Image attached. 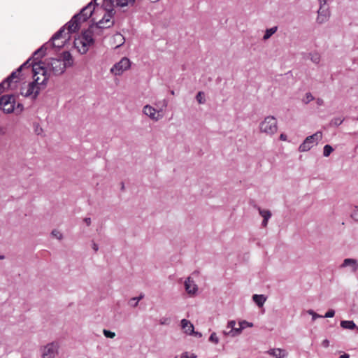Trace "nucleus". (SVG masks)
<instances>
[{
  "mask_svg": "<svg viewBox=\"0 0 358 358\" xmlns=\"http://www.w3.org/2000/svg\"><path fill=\"white\" fill-rule=\"evenodd\" d=\"M330 15L331 12L329 10V6L320 7L317 10L316 22L319 24H322L329 20Z\"/></svg>",
  "mask_w": 358,
  "mask_h": 358,
  "instance_id": "9d476101",
  "label": "nucleus"
},
{
  "mask_svg": "<svg viewBox=\"0 0 358 358\" xmlns=\"http://www.w3.org/2000/svg\"><path fill=\"white\" fill-rule=\"evenodd\" d=\"M83 221L86 223L87 226H90L92 222L90 217H85L84 218Z\"/></svg>",
  "mask_w": 358,
  "mask_h": 358,
  "instance_id": "603ef678",
  "label": "nucleus"
},
{
  "mask_svg": "<svg viewBox=\"0 0 358 358\" xmlns=\"http://www.w3.org/2000/svg\"><path fill=\"white\" fill-rule=\"evenodd\" d=\"M66 28L68 29V26L66 25V24L64 27H61L52 36V38H50V40L48 42L44 43L40 48L36 50L33 53V57L34 58L35 60L40 59L43 56H45L47 50H48L49 48H57V50H59L60 48H62L64 46V42H61L60 43L56 44L55 43V41L58 40L62 37Z\"/></svg>",
  "mask_w": 358,
  "mask_h": 358,
  "instance_id": "f03ea898",
  "label": "nucleus"
},
{
  "mask_svg": "<svg viewBox=\"0 0 358 358\" xmlns=\"http://www.w3.org/2000/svg\"><path fill=\"white\" fill-rule=\"evenodd\" d=\"M124 183H123V182H122V183H121V189H122V190H124Z\"/></svg>",
  "mask_w": 358,
  "mask_h": 358,
  "instance_id": "680f3d73",
  "label": "nucleus"
},
{
  "mask_svg": "<svg viewBox=\"0 0 358 358\" xmlns=\"http://www.w3.org/2000/svg\"><path fill=\"white\" fill-rule=\"evenodd\" d=\"M209 341L210 342H213L215 344H217L219 343V338L217 336V334L216 333L213 332L210 334V337H209Z\"/></svg>",
  "mask_w": 358,
  "mask_h": 358,
  "instance_id": "e433bc0d",
  "label": "nucleus"
},
{
  "mask_svg": "<svg viewBox=\"0 0 358 358\" xmlns=\"http://www.w3.org/2000/svg\"><path fill=\"white\" fill-rule=\"evenodd\" d=\"M235 326L236 322L234 320H231L228 322L226 330L229 331L230 329H233L235 327Z\"/></svg>",
  "mask_w": 358,
  "mask_h": 358,
  "instance_id": "a18cd8bd",
  "label": "nucleus"
},
{
  "mask_svg": "<svg viewBox=\"0 0 358 358\" xmlns=\"http://www.w3.org/2000/svg\"><path fill=\"white\" fill-rule=\"evenodd\" d=\"M329 345V341L327 339H325L322 341V345L325 348H327Z\"/></svg>",
  "mask_w": 358,
  "mask_h": 358,
  "instance_id": "5fc2aeb1",
  "label": "nucleus"
},
{
  "mask_svg": "<svg viewBox=\"0 0 358 358\" xmlns=\"http://www.w3.org/2000/svg\"><path fill=\"white\" fill-rule=\"evenodd\" d=\"M20 71H13L11 73V74L9 76H10V78H11L12 80H14L15 78H17V75L18 73H20Z\"/></svg>",
  "mask_w": 358,
  "mask_h": 358,
  "instance_id": "de8ad7c7",
  "label": "nucleus"
},
{
  "mask_svg": "<svg viewBox=\"0 0 358 358\" xmlns=\"http://www.w3.org/2000/svg\"><path fill=\"white\" fill-rule=\"evenodd\" d=\"M267 353L275 358H285L287 356L285 350L280 348L270 349Z\"/></svg>",
  "mask_w": 358,
  "mask_h": 358,
  "instance_id": "a211bd4d",
  "label": "nucleus"
},
{
  "mask_svg": "<svg viewBox=\"0 0 358 358\" xmlns=\"http://www.w3.org/2000/svg\"><path fill=\"white\" fill-rule=\"evenodd\" d=\"M238 324H239V326H242V327L245 326V328L253 327V324L252 322H249L245 320H243V321L240 322Z\"/></svg>",
  "mask_w": 358,
  "mask_h": 358,
  "instance_id": "79ce46f5",
  "label": "nucleus"
},
{
  "mask_svg": "<svg viewBox=\"0 0 358 358\" xmlns=\"http://www.w3.org/2000/svg\"><path fill=\"white\" fill-rule=\"evenodd\" d=\"M59 344L54 341L41 348V358H55L59 354Z\"/></svg>",
  "mask_w": 358,
  "mask_h": 358,
  "instance_id": "423d86ee",
  "label": "nucleus"
},
{
  "mask_svg": "<svg viewBox=\"0 0 358 358\" xmlns=\"http://www.w3.org/2000/svg\"><path fill=\"white\" fill-rule=\"evenodd\" d=\"M103 334L106 338H113L115 336V332L110 331L107 329H103Z\"/></svg>",
  "mask_w": 358,
  "mask_h": 358,
  "instance_id": "f704fd0d",
  "label": "nucleus"
},
{
  "mask_svg": "<svg viewBox=\"0 0 358 358\" xmlns=\"http://www.w3.org/2000/svg\"><path fill=\"white\" fill-rule=\"evenodd\" d=\"M23 109H24L23 105L22 103H17V105L16 106L17 111L20 113V112H22L23 110Z\"/></svg>",
  "mask_w": 358,
  "mask_h": 358,
  "instance_id": "8fccbe9b",
  "label": "nucleus"
},
{
  "mask_svg": "<svg viewBox=\"0 0 358 358\" xmlns=\"http://www.w3.org/2000/svg\"><path fill=\"white\" fill-rule=\"evenodd\" d=\"M277 30H278V27L277 26H275V27H271L270 29H266L265 34H264V35L263 36V40L266 41L268 38H270L271 36L277 31Z\"/></svg>",
  "mask_w": 358,
  "mask_h": 358,
  "instance_id": "393cba45",
  "label": "nucleus"
},
{
  "mask_svg": "<svg viewBox=\"0 0 358 358\" xmlns=\"http://www.w3.org/2000/svg\"><path fill=\"white\" fill-rule=\"evenodd\" d=\"M318 1L320 3V7H327V6H328L327 5V0H318Z\"/></svg>",
  "mask_w": 358,
  "mask_h": 358,
  "instance_id": "09e8293b",
  "label": "nucleus"
},
{
  "mask_svg": "<svg viewBox=\"0 0 358 358\" xmlns=\"http://www.w3.org/2000/svg\"><path fill=\"white\" fill-rule=\"evenodd\" d=\"M322 138V133L317 131L311 136H307L303 142L299 145V152H307L314 145H317Z\"/></svg>",
  "mask_w": 358,
  "mask_h": 358,
  "instance_id": "7ed1b4c3",
  "label": "nucleus"
},
{
  "mask_svg": "<svg viewBox=\"0 0 358 358\" xmlns=\"http://www.w3.org/2000/svg\"><path fill=\"white\" fill-rule=\"evenodd\" d=\"M48 64L52 73L55 76L61 75L65 71L66 66L63 64L61 59L50 58Z\"/></svg>",
  "mask_w": 358,
  "mask_h": 358,
  "instance_id": "1a4fd4ad",
  "label": "nucleus"
},
{
  "mask_svg": "<svg viewBox=\"0 0 358 358\" xmlns=\"http://www.w3.org/2000/svg\"><path fill=\"white\" fill-rule=\"evenodd\" d=\"M245 329V326H239V327H234L233 329H230L229 331L224 330L223 334L226 336H229L231 337H235L240 335L242 331Z\"/></svg>",
  "mask_w": 358,
  "mask_h": 358,
  "instance_id": "4be33fe9",
  "label": "nucleus"
},
{
  "mask_svg": "<svg viewBox=\"0 0 358 358\" xmlns=\"http://www.w3.org/2000/svg\"><path fill=\"white\" fill-rule=\"evenodd\" d=\"M181 327L184 332L188 335H193L195 333L193 324L186 319L181 320Z\"/></svg>",
  "mask_w": 358,
  "mask_h": 358,
  "instance_id": "f3484780",
  "label": "nucleus"
},
{
  "mask_svg": "<svg viewBox=\"0 0 358 358\" xmlns=\"http://www.w3.org/2000/svg\"><path fill=\"white\" fill-rule=\"evenodd\" d=\"M130 66V60L127 57H123L120 62L113 66L110 69V72L115 76H120L124 71L129 69Z\"/></svg>",
  "mask_w": 358,
  "mask_h": 358,
  "instance_id": "6e6552de",
  "label": "nucleus"
},
{
  "mask_svg": "<svg viewBox=\"0 0 358 358\" xmlns=\"http://www.w3.org/2000/svg\"><path fill=\"white\" fill-rule=\"evenodd\" d=\"M333 151L334 149L330 145H325L323 149V155L324 157H329Z\"/></svg>",
  "mask_w": 358,
  "mask_h": 358,
  "instance_id": "7c9ffc66",
  "label": "nucleus"
},
{
  "mask_svg": "<svg viewBox=\"0 0 358 358\" xmlns=\"http://www.w3.org/2000/svg\"><path fill=\"white\" fill-rule=\"evenodd\" d=\"M314 99V96L312 95L310 92H307L306 94V99L303 100L305 103H308L310 101Z\"/></svg>",
  "mask_w": 358,
  "mask_h": 358,
  "instance_id": "ea45409f",
  "label": "nucleus"
},
{
  "mask_svg": "<svg viewBox=\"0 0 358 358\" xmlns=\"http://www.w3.org/2000/svg\"><path fill=\"white\" fill-rule=\"evenodd\" d=\"M334 315H335V310L333 309H330L325 313V315L323 316V317H327V318L333 317L334 316Z\"/></svg>",
  "mask_w": 358,
  "mask_h": 358,
  "instance_id": "37998d69",
  "label": "nucleus"
},
{
  "mask_svg": "<svg viewBox=\"0 0 358 358\" xmlns=\"http://www.w3.org/2000/svg\"><path fill=\"white\" fill-rule=\"evenodd\" d=\"M144 294H141L139 296L133 297L129 301V304L132 307H136L140 300L143 299Z\"/></svg>",
  "mask_w": 358,
  "mask_h": 358,
  "instance_id": "c85d7f7f",
  "label": "nucleus"
},
{
  "mask_svg": "<svg viewBox=\"0 0 358 358\" xmlns=\"http://www.w3.org/2000/svg\"><path fill=\"white\" fill-rule=\"evenodd\" d=\"M252 300L259 307H262L264 304L266 297L263 294H254Z\"/></svg>",
  "mask_w": 358,
  "mask_h": 358,
  "instance_id": "5701e85b",
  "label": "nucleus"
},
{
  "mask_svg": "<svg viewBox=\"0 0 358 358\" xmlns=\"http://www.w3.org/2000/svg\"><path fill=\"white\" fill-rule=\"evenodd\" d=\"M52 235L57 238L58 240H62L63 238V235L57 229H54L52 231Z\"/></svg>",
  "mask_w": 358,
  "mask_h": 358,
  "instance_id": "4c0bfd02",
  "label": "nucleus"
},
{
  "mask_svg": "<svg viewBox=\"0 0 358 358\" xmlns=\"http://www.w3.org/2000/svg\"><path fill=\"white\" fill-rule=\"evenodd\" d=\"M310 60L315 64H318L320 62V55L318 53L310 54Z\"/></svg>",
  "mask_w": 358,
  "mask_h": 358,
  "instance_id": "2f4dec72",
  "label": "nucleus"
},
{
  "mask_svg": "<svg viewBox=\"0 0 358 358\" xmlns=\"http://www.w3.org/2000/svg\"><path fill=\"white\" fill-rule=\"evenodd\" d=\"M103 1L106 7H108V8H113L114 2L117 3V0H103Z\"/></svg>",
  "mask_w": 358,
  "mask_h": 358,
  "instance_id": "58836bf2",
  "label": "nucleus"
},
{
  "mask_svg": "<svg viewBox=\"0 0 358 358\" xmlns=\"http://www.w3.org/2000/svg\"><path fill=\"white\" fill-rule=\"evenodd\" d=\"M38 80H39L38 77H37L36 78H34V81L30 83L28 85V88H27V92L24 94L22 93V94H23L25 97H28L31 95L34 96V90L36 89V84H38Z\"/></svg>",
  "mask_w": 358,
  "mask_h": 358,
  "instance_id": "412c9836",
  "label": "nucleus"
},
{
  "mask_svg": "<svg viewBox=\"0 0 358 358\" xmlns=\"http://www.w3.org/2000/svg\"><path fill=\"white\" fill-rule=\"evenodd\" d=\"M61 59L63 64L66 66V68L71 66L73 64L72 55L68 51H65L62 53Z\"/></svg>",
  "mask_w": 358,
  "mask_h": 358,
  "instance_id": "aec40b11",
  "label": "nucleus"
},
{
  "mask_svg": "<svg viewBox=\"0 0 358 358\" xmlns=\"http://www.w3.org/2000/svg\"><path fill=\"white\" fill-rule=\"evenodd\" d=\"M343 121H344V118L334 117L331 120L330 125L338 127V126L341 125L343 122Z\"/></svg>",
  "mask_w": 358,
  "mask_h": 358,
  "instance_id": "c756f323",
  "label": "nucleus"
},
{
  "mask_svg": "<svg viewBox=\"0 0 358 358\" xmlns=\"http://www.w3.org/2000/svg\"><path fill=\"white\" fill-rule=\"evenodd\" d=\"M136 0H117V6L124 7L133 6Z\"/></svg>",
  "mask_w": 358,
  "mask_h": 358,
  "instance_id": "cd10ccee",
  "label": "nucleus"
},
{
  "mask_svg": "<svg viewBox=\"0 0 358 358\" xmlns=\"http://www.w3.org/2000/svg\"><path fill=\"white\" fill-rule=\"evenodd\" d=\"M347 266H350L351 271L352 273H355L358 269V262L355 259L352 258H346L343 260V263L341 264L340 268H345Z\"/></svg>",
  "mask_w": 358,
  "mask_h": 358,
  "instance_id": "4468645a",
  "label": "nucleus"
},
{
  "mask_svg": "<svg viewBox=\"0 0 358 358\" xmlns=\"http://www.w3.org/2000/svg\"><path fill=\"white\" fill-rule=\"evenodd\" d=\"M316 103L318 106H322L324 104V101L321 98H317L316 100Z\"/></svg>",
  "mask_w": 358,
  "mask_h": 358,
  "instance_id": "864d4df0",
  "label": "nucleus"
},
{
  "mask_svg": "<svg viewBox=\"0 0 358 358\" xmlns=\"http://www.w3.org/2000/svg\"><path fill=\"white\" fill-rule=\"evenodd\" d=\"M48 79V78H44L43 80L41 83L38 82V84H36V89L34 90L33 99H35L39 94L40 87L38 85L45 86L47 83Z\"/></svg>",
  "mask_w": 358,
  "mask_h": 358,
  "instance_id": "bb28decb",
  "label": "nucleus"
},
{
  "mask_svg": "<svg viewBox=\"0 0 358 358\" xmlns=\"http://www.w3.org/2000/svg\"><path fill=\"white\" fill-rule=\"evenodd\" d=\"M92 1L94 2L95 5H98V3H96L97 0H92Z\"/></svg>",
  "mask_w": 358,
  "mask_h": 358,
  "instance_id": "0e129e2a",
  "label": "nucleus"
},
{
  "mask_svg": "<svg viewBox=\"0 0 358 358\" xmlns=\"http://www.w3.org/2000/svg\"><path fill=\"white\" fill-rule=\"evenodd\" d=\"M0 134L2 135L6 134L5 129L3 127H0Z\"/></svg>",
  "mask_w": 358,
  "mask_h": 358,
  "instance_id": "13d9d810",
  "label": "nucleus"
},
{
  "mask_svg": "<svg viewBox=\"0 0 358 358\" xmlns=\"http://www.w3.org/2000/svg\"><path fill=\"white\" fill-rule=\"evenodd\" d=\"M196 99L199 103L202 104L205 103V99L203 98V92H199L196 96Z\"/></svg>",
  "mask_w": 358,
  "mask_h": 358,
  "instance_id": "473e14b6",
  "label": "nucleus"
},
{
  "mask_svg": "<svg viewBox=\"0 0 358 358\" xmlns=\"http://www.w3.org/2000/svg\"><path fill=\"white\" fill-rule=\"evenodd\" d=\"M254 207L257 209L259 215L263 217L262 226L266 227L268 224V220L271 218L272 214L268 210L262 209L259 206L255 205Z\"/></svg>",
  "mask_w": 358,
  "mask_h": 358,
  "instance_id": "ddd939ff",
  "label": "nucleus"
},
{
  "mask_svg": "<svg viewBox=\"0 0 358 358\" xmlns=\"http://www.w3.org/2000/svg\"><path fill=\"white\" fill-rule=\"evenodd\" d=\"M41 62H35L32 64V71L34 73V77H35L37 74H38L41 71H42L43 76L44 78L47 77V70L41 65Z\"/></svg>",
  "mask_w": 358,
  "mask_h": 358,
  "instance_id": "6ab92c4d",
  "label": "nucleus"
},
{
  "mask_svg": "<svg viewBox=\"0 0 358 358\" xmlns=\"http://www.w3.org/2000/svg\"><path fill=\"white\" fill-rule=\"evenodd\" d=\"M350 216L355 221L358 222V206L355 207V209L352 212Z\"/></svg>",
  "mask_w": 358,
  "mask_h": 358,
  "instance_id": "c9c22d12",
  "label": "nucleus"
},
{
  "mask_svg": "<svg viewBox=\"0 0 358 358\" xmlns=\"http://www.w3.org/2000/svg\"><path fill=\"white\" fill-rule=\"evenodd\" d=\"M166 106H167V101H166V100L164 99L163 100V106L166 107Z\"/></svg>",
  "mask_w": 358,
  "mask_h": 358,
  "instance_id": "052dcab7",
  "label": "nucleus"
},
{
  "mask_svg": "<svg viewBox=\"0 0 358 358\" xmlns=\"http://www.w3.org/2000/svg\"><path fill=\"white\" fill-rule=\"evenodd\" d=\"M340 358H350V355L348 354L344 353L340 356Z\"/></svg>",
  "mask_w": 358,
  "mask_h": 358,
  "instance_id": "4d7b16f0",
  "label": "nucleus"
},
{
  "mask_svg": "<svg viewBox=\"0 0 358 358\" xmlns=\"http://www.w3.org/2000/svg\"><path fill=\"white\" fill-rule=\"evenodd\" d=\"M357 331H358V327L357 328Z\"/></svg>",
  "mask_w": 358,
  "mask_h": 358,
  "instance_id": "338daca9",
  "label": "nucleus"
},
{
  "mask_svg": "<svg viewBox=\"0 0 358 358\" xmlns=\"http://www.w3.org/2000/svg\"><path fill=\"white\" fill-rule=\"evenodd\" d=\"M15 97L13 94L3 95L0 98V109L6 113H11L15 110Z\"/></svg>",
  "mask_w": 358,
  "mask_h": 358,
  "instance_id": "0eeeda50",
  "label": "nucleus"
},
{
  "mask_svg": "<svg viewBox=\"0 0 358 358\" xmlns=\"http://www.w3.org/2000/svg\"><path fill=\"white\" fill-rule=\"evenodd\" d=\"M94 28H96L94 24L90 25L89 28L82 33L81 38L85 41V43L92 45L94 42L93 38Z\"/></svg>",
  "mask_w": 358,
  "mask_h": 358,
  "instance_id": "9b49d317",
  "label": "nucleus"
},
{
  "mask_svg": "<svg viewBox=\"0 0 358 358\" xmlns=\"http://www.w3.org/2000/svg\"><path fill=\"white\" fill-rule=\"evenodd\" d=\"M280 139L282 141H286L287 140V135L285 134H281L280 136Z\"/></svg>",
  "mask_w": 358,
  "mask_h": 358,
  "instance_id": "6e6d98bb",
  "label": "nucleus"
},
{
  "mask_svg": "<svg viewBox=\"0 0 358 358\" xmlns=\"http://www.w3.org/2000/svg\"><path fill=\"white\" fill-rule=\"evenodd\" d=\"M31 60V58H29L27 62H25L22 65H21L17 69V71H21L22 69L26 66H30L34 64L33 63L29 64V61Z\"/></svg>",
  "mask_w": 358,
  "mask_h": 358,
  "instance_id": "a19ab883",
  "label": "nucleus"
},
{
  "mask_svg": "<svg viewBox=\"0 0 358 358\" xmlns=\"http://www.w3.org/2000/svg\"><path fill=\"white\" fill-rule=\"evenodd\" d=\"M13 80L10 78V76H8L5 80H3L0 83V93L3 92V90L5 88H8L10 85V83L13 82Z\"/></svg>",
  "mask_w": 358,
  "mask_h": 358,
  "instance_id": "a878e982",
  "label": "nucleus"
},
{
  "mask_svg": "<svg viewBox=\"0 0 358 358\" xmlns=\"http://www.w3.org/2000/svg\"><path fill=\"white\" fill-rule=\"evenodd\" d=\"M195 336L201 337V334L197 331H195V333L193 334Z\"/></svg>",
  "mask_w": 358,
  "mask_h": 358,
  "instance_id": "bf43d9fd",
  "label": "nucleus"
},
{
  "mask_svg": "<svg viewBox=\"0 0 358 358\" xmlns=\"http://www.w3.org/2000/svg\"><path fill=\"white\" fill-rule=\"evenodd\" d=\"M180 358H196V356L194 354H192L190 356L189 355L188 352H183L181 355Z\"/></svg>",
  "mask_w": 358,
  "mask_h": 358,
  "instance_id": "49530a36",
  "label": "nucleus"
},
{
  "mask_svg": "<svg viewBox=\"0 0 358 358\" xmlns=\"http://www.w3.org/2000/svg\"><path fill=\"white\" fill-rule=\"evenodd\" d=\"M106 13L103 16L102 19L97 22H94L92 24L97 29H108L113 26L114 22L111 21V18L115 15V12L113 8H106Z\"/></svg>",
  "mask_w": 358,
  "mask_h": 358,
  "instance_id": "39448f33",
  "label": "nucleus"
},
{
  "mask_svg": "<svg viewBox=\"0 0 358 358\" xmlns=\"http://www.w3.org/2000/svg\"><path fill=\"white\" fill-rule=\"evenodd\" d=\"M94 2L92 1L86 6L83 8L79 13L76 14L71 20L66 23L68 34L75 33L80 29V23L87 21L94 12Z\"/></svg>",
  "mask_w": 358,
  "mask_h": 358,
  "instance_id": "f257e3e1",
  "label": "nucleus"
},
{
  "mask_svg": "<svg viewBox=\"0 0 358 358\" xmlns=\"http://www.w3.org/2000/svg\"><path fill=\"white\" fill-rule=\"evenodd\" d=\"M341 326L343 329H354L357 328L355 322L352 320H343L341 322Z\"/></svg>",
  "mask_w": 358,
  "mask_h": 358,
  "instance_id": "b1692460",
  "label": "nucleus"
},
{
  "mask_svg": "<svg viewBox=\"0 0 358 358\" xmlns=\"http://www.w3.org/2000/svg\"><path fill=\"white\" fill-rule=\"evenodd\" d=\"M170 323V319L168 317H162L159 320V324L162 325H168Z\"/></svg>",
  "mask_w": 358,
  "mask_h": 358,
  "instance_id": "c03bdc74",
  "label": "nucleus"
},
{
  "mask_svg": "<svg viewBox=\"0 0 358 358\" xmlns=\"http://www.w3.org/2000/svg\"><path fill=\"white\" fill-rule=\"evenodd\" d=\"M91 44L85 43V41L83 38L75 40L74 46L78 49L80 54H85Z\"/></svg>",
  "mask_w": 358,
  "mask_h": 358,
  "instance_id": "2eb2a0df",
  "label": "nucleus"
},
{
  "mask_svg": "<svg viewBox=\"0 0 358 358\" xmlns=\"http://www.w3.org/2000/svg\"><path fill=\"white\" fill-rule=\"evenodd\" d=\"M307 313H308L309 315H312V320H313V321H315L317 318L323 317V316H322V315H319V314L316 313H315V312H314L313 310H308L307 311Z\"/></svg>",
  "mask_w": 358,
  "mask_h": 358,
  "instance_id": "72a5a7b5",
  "label": "nucleus"
},
{
  "mask_svg": "<svg viewBox=\"0 0 358 358\" xmlns=\"http://www.w3.org/2000/svg\"><path fill=\"white\" fill-rule=\"evenodd\" d=\"M184 285L185 290L189 294L193 295L196 293L198 287L191 277L187 278Z\"/></svg>",
  "mask_w": 358,
  "mask_h": 358,
  "instance_id": "f8f14e48",
  "label": "nucleus"
},
{
  "mask_svg": "<svg viewBox=\"0 0 358 358\" xmlns=\"http://www.w3.org/2000/svg\"><path fill=\"white\" fill-rule=\"evenodd\" d=\"M92 247L94 252H97L99 250V245L94 241H92Z\"/></svg>",
  "mask_w": 358,
  "mask_h": 358,
  "instance_id": "3c124183",
  "label": "nucleus"
},
{
  "mask_svg": "<svg viewBox=\"0 0 358 358\" xmlns=\"http://www.w3.org/2000/svg\"><path fill=\"white\" fill-rule=\"evenodd\" d=\"M143 112L145 115L154 120H158L161 117L156 115L157 110L150 105H146L143 107Z\"/></svg>",
  "mask_w": 358,
  "mask_h": 358,
  "instance_id": "dca6fc26",
  "label": "nucleus"
},
{
  "mask_svg": "<svg viewBox=\"0 0 358 358\" xmlns=\"http://www.w3.org/2000/svg\"><path fill=\"white\" fill-rule=\"evenodd\" d=\"M171 94L172 95H174V94H175V93H174V91H173V90L171 91Z\"/></svg>",
  "mask_w": 358,
  "mask_h": 358,
  "instance_id": "69168bd1",
  "label": "nucleus"
},
{
  "mask_svg": "<svg viewBox=\"0 0 358 358\" xmlns=\"http://www.w3.org/2000/svg\"><path fill=\"white\" fill-rule=\"evenodd\" d=\"M4 259V256L3 255H0V259Z\"/></svg>",
  "mask_w": 358,
  "mask_h": 358,
  "instance_id": "e2e57ef3",
  "label": "nucleus"
},
{
  "mask_svg": "<svg viewBox=\"0 0 358 358\" xmlns=\"http://www.w3.org/2000/svg\"><path fill=\"white\" fill-rule=\"evenodd\" d=\"M259 128L262 132L273 135L278 129L277 120L273 116H268L260 123Z\"/></svg>",
  "mask_w": 358,
  "mask_h": 358,
  "instance_id": "20e7f679",
  "label": "nucleus"
}]
</instances>
